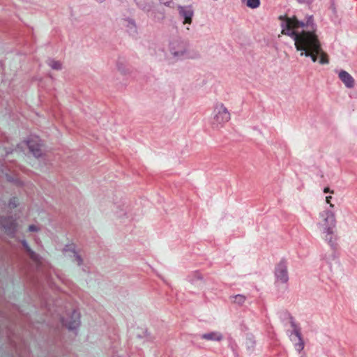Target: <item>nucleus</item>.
Returning a JSON list of instances; mask_svg holds the SVG:
<instances>
[{
	"mask_svg": "<svg viewBox=\"0 0 357 357\" xmlns=\"http://www.w3.org/2000/svg\"><path fill=\"white\" fill-rule=\"evenodd\" d=\"M282 33L291 37L294 40L296 50L301 51V56H310L316 62L318 56L321 64L329 62L328 54L322 50L316 32L317 26L312 15L307 16L305 22L299 21L295 16L289 17L280 15Z\"/></svg>",
	"mask_w": 357,
	"mask_h": 357,
	"instance_id": "1",
	"label": "nucleus"
},
{
	"mask_svg": "<svg viewBox=\"0 0 357 357\" xmlns=\"http://www.w3.org/2000/svg\"><path fill=\"white\" fill-rule=\"evenodd\" d=\"M169 52L174 58L183 59L190 57L188 44L179 39L173 40L169 43Z\"/></svg>",
	"mask_w": 357,
	"mask_h": 357,
	"instance_id": "2",
	"label": "nucleus"
},
{
	"mask_svg": "<svg viewBox=\"0 0 357 357\" xmlns=\"http://www.w3.org/2000/svg\"><path fill=\"white\" fill-rule=\"evenodd\" d=\"M230 113L222 103H217L214 107L213 125L222 127L230 120Z\"/></svg>",
	"mask_w": 357,
	"mask_h": 357,
	"instance_id": "3",
	"label": "nucleus"
},
{
	"mask_svg": "<svg viewBox=\"0 0 357 357\" xmlns=\"http://www.w3.org/2000/svg\"><path fill=\"white\" fill-rule=\"evenodd\" d=\"M319 215L323 220L324 232L331 234L337 223L335 212L332 209H326Z\"/></svg>",
	"mask_w": 357,
	"mask_h": 357,
	"instance_id": "4",
	"label": "nucleus"
},
{
	"mask_svg": "<svg viewBox=\"0 0 357 357\" xmlns=\"http://www.w3.org/2000/svg\"><path fill=\"white\" fill-rule=\"evenodd\" d=\"M275 277L276 282L286 284L289 281L287 261L282 259L275 266Z\"/></svg>",
	"mask_w": 357,
	"mask_h": 357,
	"instance_id": "5",
	"label": "nucleus"
},
{
	"mask_svg": "<svg viewBox=\"0 0 357 357\" xmlns=\"http://www.w3.org/2000/svg\"><path fill=\"white\" fill-rule=\"evenodd\" d=\"M61 322L68 329L75 330L80 324V314L77 310H73L61 318Z\"/></svg>",
	"mask_w": 357,
	"mask_h": 357,
	"instance_id": "6",
	"label": "nucleus"
},
{
	"mask_svg": "<svg viewBox=\"0 0 357 357\" xmlns=\"http://www.w3.org/2000/svg\"><path fill=\"white\" fill-rule=\"evenodd\" d=\"M29 151L36 158H39L43 155V145L40 139L38 137H31L26 142Z\"/></svg>",
	"mask_w": 357,
	"mask_h": 357,
	"instance_id": "7",
	"label": "nucleus"
},
{
	"mask_svg": "<svg viewBox=\"0 0 357 357\" xmlns=\"http://www.w3.org/2000/svg\"><path fill=\"white\" fill-rule=\"evenodd\" d=\"M177 9L180 17L183 19V24H190L194 15V10L192 6H178Z\"/></svg>",
	"mask_w": 357,
	"mask_h": 357,
	"instance_id": "8",
	"label": "nucleus"
},
{
	"mask_svg": "<svg viewBox=\"0 0 357 357\" xmlns=\"http://www.w3.org/2000/svg\"><path fill=\"white\" fill-rule=\"evenodd\" d=\"M1 225L8 234H13L16 231V222L12 218H3L1 220Z\"/></svg>",
	"mask_w": 357,
	"mask_h": 357,
	"instance_id": "9",
	"label": "nucleus"
},
{
	"mask_svg": "<svg viewBox=\"0 0 357 357\" xmlns=\"http://www.w3.org/2000/svg\"><path fill=\"white\" fill-rule=\"evenodd\" d=\"M338 77L347 88L351 89L354 86V79L347 71L341 70L338 73Z\"/></svg>",
	"mask_w": 357,
	"mask_h": 357,
	"instance_id": "10",
	"label": "nucleus"
},
{
	"mask_svg": "<svg viewBox=\"0 0 357 357\" xmlns=\"http://www.w3.org/2000/svg\"><path fill=\"white\" fill-rule=\"evenodd\" d=\"M201 338L210 341L220 342L223 339V335L218 331H211L201 335Z\"/></svg>",
	"mask_w": 357,
	"mask_h": 357,
	"instance_id": "11",
	"label": "nucleus"
},
{
	"mask_svg": "<svg viewBox=\"0 0 357 357\" xmlns=\"http://www.w3.org/2000/svg\"><path fill=\"white\" fill-rule=\"evenodd\" d=\"M325 234V240L328 242L330 246L332 248H335L336 247V240L337 238L335 236V229L332 230L331 234H328V232H324Z\"/></svg>",
	"mask_w": 357,
	"mask_h": 357,
	"instance_id": "12",
	"label": "nucleus"
},
{
	"mask_svg": "<svg viewBox=\"0 0 357 357\" xmlns=\"http://www.w3.org/2000/svg\"><path fill=\"white\" fill-rule=\"evenodd\" d=\"M22 245H23V247L25 248V250H26L28 255H29L30 258L36 261V262H38L40 261V257L38 255H37L36 252H34L29 246L28 243H26V241H22Z\"/></svg>",
	"mask_w": 357,
	"mask_h": 357,
	"instance_id": "13",
	"label": "nucleus"
},
{
	"mask_svg": "<svg viewBox=\"0 0 357 357\" xmlns=\"http://www.w3.org/2000/svg\"><path fill=\"white\" fill-rule=\"evenodd\" d=\"M122 24L126 26L130 31H135L136 25L135 21L130 18L123 19Z\"/></svg>",
	"mask_w": 357,
	"mask_h": 357,
	"instance_id": "14",
	"label": "nucleus"
},
{
	"mask_svg": "<svg viewBox=\"0 0 357 357\" xmlns=\"http://www.w3.org/2000/svg\"><path fill=\"white\" fill-rule=\"evenodd\" d=\"M47 63L49 66L54 70H59L62 68V63L59 61L50 59L48 60Z\"/></svg>",
	"mask_w": 357,
	"mask_h": 357,
	"instance_id": "15",
	"label": "nucleus"
},
{
	"mask_svg": "<svg viewBox=\"0 0 357 357\" xmlns=\"http://www.w3.org/2000/svg\"><path fill=\"white\" fill-rule=\"evenodd\" d=\"M248 7L255 9L259 6L260 0H243Z\"/></svg>",
	"mask_w": 357,
	"mask_h": 357,
	"instance_id": "16",
	"label": "nucleus"
},
{
	"mask_svg": "<svg viewBox=\"0 0 357 357\" xmlns=\"http://www.w3.org/2000/svg\"><path fill=\"white\" fill-rule=\"evenodd\" d=\"M291 326L293 328V332L292 333L294 334L298 340H301V334L300 332V328L298 327V326L295 324L292 318H291Z\"/></svg>",
	"mask_w": 357,
	"mask_h": 357,
	"instance_id": "17",
	"label": "nucleus"
},
{
	"mask_svg": "<svg viewBox=\"0 0 357 357\" xmlns=\"http://www.w3.org/2000/svg\"><path fill=\"white\" fill-rule=\"evenodd\" d=\"M233 298H234V301H233L234 303L238 304V305H242L245 301V296L243 295H241V294L236 295L233 297Z\"/></svg>",
	"mask_w": 357,
	"mask_h": 357,
	"instance_id": "18",
	"label": "nucleus"
},
{
	"mask_svg": "<svg viewBox=\"0 0 357 357\" xmlns=\"http://www.w3.org/2000/svg\"><path fill=\"white\" fill-rule=\"evenodd\" d=\"M73 254L74 261L77 264V265L80 266L83 261L81 256L75 252H73Z\"/></svg>",
	"mask_w": 357,
	"mask_h": 357,
	"instance_id": "19",
	"label": "nucleus"
},
{
	"mask_svg": "<svg viewBox=\"0 0 357 357\" xmlns=\"http://www.w3.org/2000/svg\"><path fill=\"white\" fill-rule=\"evenodd\" d=\"M160 2L165 6H169V7H173L174 3L173 0H160Z\"/></svg>",
	"mask_w": 357,
	"mask_h": 357,
	"instance_id": "20",
	"label": "nucleus"
},
{
	"mask_svg": "<svg viewBox=\"0 0 357 357\" xmlns=\"http://www.w3.org/2000/svg\"><path fill=\"white\" fill-rule=\"evenodd\" d=\"M298 343L296 344V346L298 351H301L304 348V342L302 340V337L301 338V340H298Z\"/></svg>",
	"mask_w": 357,
	"mask_h": 357,
	"instance_id": "21",
	"label": "nucleus"
},
{
	"mask_svg": "<svg viewBox=\"0 0 357 357\" xmlns=\"http://www.w3.org/2000/svg\"><path fill=\"white\" fill-rule=\"evenodd\" d=\"M332 199V197L331 196H327L326 197V201L328 204H329V207L330 208L329 209H332L334 208V204H331V199Z\"/></svg>",
	"mask_w": 357,
	"mask_h": 357,
	"instance_id": "22",
	"label": "nucleus"
},
{
	"mask_svg": "<svg viewBox=\"0 0 357 357\" xmlns=\"http://www.w3.org/2000/svg\"><path fill=\"white\" fill-rule=\"evenodd\" d=\"M38 229V227L34 225H31L29 227V230L30 231H37Z\"/></svg>",
	"mask_w": 357,
	"mask_h": 357,
	"instance_id": "23",
	"label": "nucleus"
},
{
	"mask_svg": "<svg viewBox=\"0 0 357 357\" xmlns=\"http://www.w3.org/2000/svg\"><path fill=\"white\" fill-rule=\"evenodd\" d=\"M17 205V201H16L15 199H13L10 201V203H9L10 207H11V208L13 207L14 208V207H16Z\"/></svg>",
	"mask_w": 357,
	"mask_h": 357,
	"instance_id": "24",
	"label": "nucleus"
},
{
	"mask_svg": "<svg viewBox=\"0 0 357 357\" xmlns=\"http://www.w3.org/2000/svg\"><path fill=\"white\" fill-rule=\"evenodd\" d=\"M298 1L301 3H310L312 0H298Z\"/></svg>",
	"mask_w": 357,
	"mask_h": 357,
	"instance_id": "25",
	"label": "nucleus"
},
{
	"mask_svg": "<svg viewBox=\"0 0 357 357\" xmlns=\"http://www.w3.org/2000/svg\"><path fill=\"white\" fill-rule=\"evenodd\" d=\"M324 193H327V192L333 193V190H331L329 188L326 187L324 189Z\"/></svg>",
	"mask_w": 357,
	"mask_h": 357,
	"instance_id": "26",
	"label": "nucleus"
}]
</instances>
